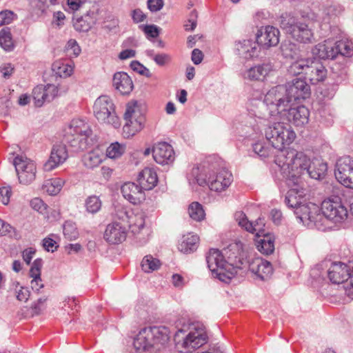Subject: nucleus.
<instances>
[{
    "label": "nucleus",
    "instance_id": "obj_61",
    "mask_svg": "<svg viewBox=\"0 0 353 353\" xmlns=\"http://www.w3.org/2000/svg\"><path fill=\"white\" fill-rule=\"evenodd\" d=\"M196 19L197 14L196 11L193 10L191 12L190 14V18L187 20L185 23L184 24V28L186 31H192L196 27Z\"/></svg>",
    "mask_w": 353,
    "mask_h": 353
},
{
    "label": "nucleus",
    "instance_id": "obj_49",
    "mask_svg": "<svg viewBox=\"0 0 353 353\" xmlns=\"http://www.w3.org/2000/svg\"><path fill=\"white\" fill-rule=\"evenodd\" d=\"M253 151L260 157L266 158L273 154V147H270L263 142L253 144Z\"/></svg>",
    "mask_w": 353,
    "mask_h": 353
},
{
    "label": "nucleus",
    "instance_id": "obj_4",
    "mask_svg": "<svg viewBox=\"0 0 353 353\" xmlns=\"http://www.w3.org/2000/svg\"><path fill=\"white\" fill-rule=\"evenodd\" d=\"M92 132L89 124L83 119H74L65 128L63 141L75 151L83 150L90 144Z\"/></svg>",
    "mask_w": 353,
    "mask_h": 353
},
{
    "label": "nucleus",
    "instance_id": "obj_36",
    "mask_svg": "<svg viewBox=\"0 0 353 353\" xmlns=\"http://www.w3.org/2000/svg\"><path fill=\"white\" fill-rule=\"evenodd\" d=\"M199 240V236L196 234L190 233L183 235L179 244V250L186 254L193 252L197 249Z\"/></svg>",
    "mask_w": 353,
    "mask_h": 353
},
{
    "label": "nucleus",
    "instance_id": "obj_17",
    "mask_svg": "<svg viewBox=\"0 0 353 353\" xmlns=\"http://www.w3.org/2000/svg\"><path fill=\"white\" fill-rule=\"evenodd\" d=\"M321 208L319 205L312 202L304 201L294 211L296 218L304 225H309L312 223H316L318 218L321 216Z\"/></svg>",
    "mask_w": 353,
    "mask_h": 353
},
{
    "label": "nucleus",
    "instance_id": "obj_28",
    "mask_svg": "<svg viewBox=\"0 0 353 353\" xmlns=\"http://www.w3.org/2000/svg\"><path fill=\"white\" fill-rule=\"evenodd\" d=\"M280 32L279 29L274 26H268L265 28L264 32L261 34H257V41L259 44H261L266 48L276 46L279 43Z\"/></svg>",
    "mask_w": 353,
    "mask_h": 353
},
{
    "label": "nucleus",
    "instance_id": "obj_56",
    "mask_svg": "<svg viewBox=\"0 0 353 353\" xmlns=\"http://www.w3.org/2000/svg\"><path fill=\"white\" fill-rule=\"evenodd\" d=\"M63 230L65 237L70 240L75 239L78 236L76 228L71 223H65Z\"/></svg>",
    "mask_w": 353,
    "mask_h": 353
},
{
    "label": "nucleus",
    "instance_id": "obj_39",
    "mask_svg": "<svg viewBox=\"0 0 353 353\" xmlns=\"http://www.w3.org/2000/svg\"><path fill=\"white\" fill-rule=\"evenodd\" d=\"M103 152L99 149H95L85 154L82 161L86 168L92 169L97 167L103 161Z\"/></svg>",
    "mask_w": 353,
    "mask_h": 353
},
{
    "label": "nucleus",
    "instance_id": "obj_60",
    "mask_svg": "<svg viewBox=\"0 0 353 353\" xmlns=\"http://www.w3.org/2000/svg\"><path fill=\"white\" fill-rule=\"evenodd\" d=\"M31 207L39 213H45L47 209V205L39 198H34L30 201Z\"/></svg>",
    "mask_w": 353,
    "mask_h": 353
},
{
    "label": "nucleus",
    "instance_id": "obj_7",
    "mask_svg": "<svg viewBox=\"0 0 353 353\" xmlns=\"http://www.w3.org/2000/svg\"><path fill=\"white\" fill-rule=\"evenodd\" d=\"M184 330L179 329L175 334L174 340L177 349L182 353H189L200 347L207 342V334L203 324L196 323L190 326V332L182 341H179L180 333Z\"/></svg>",
    "mask_w": 353,
    "mask_h": 353
},
{
    "label": "nucleus",
    "instance_id": "obj_15",
    "mask_svg": "<svg viewBox=\"0 0 353 353\" xmlns=\"http://www.w3.org/2000/svg\"><path fill=\"white\" fill-rule=\"evenodd\" d=\"M14 165L21 183L28 185L35 179L36 165L30 159L17 156L14 159Z\"/></svg>",
    "mask_w": 353,
    "mask_h": 353
},
{
    "label": "nucleus",
    "instance_id": "obj_52",
    "mask_svg": "<svg viewBox=\"0 0 353 353\" xmlns=\"http://www.w3.org/2000/svg\"><path fill=\"white\" fill-rule=\"evenodd\" d=\"M17 19V15L12 11L5 10L0 12V26L8 25Z\"/></svg>",
    "mask_w": 353,
    "mask_h": 353
},
{
    "label": "nucleus",
    "instance_id": "obj_27",
    "mask_svg": "<svg viewBox=\"0 0 353 353\" xmlns=\"http://www.w3.org/2000/svg\"><path fill=\"white\" fill-rule=\"evenodd\" d=\"M249 270L261 280H266L273 272L271 263L261 258H256L249 264Z\"/></svg>",
    "mask_w": 353,
    "mask_h": 353
},
{
    "label": "nucleus",
    "instance_id": "obj_54",
    "mask_svg": "<svg viewBox=\"0 0 353 353\" xmlns=\"http://www.w3.org/2000/svg\"><path fill=\"white\" fill-rule=\"evenodd\" d=\"M67 53L71 56L77 57L81 53V48L74 39H70L65 47Z\"/></svg>",
    "mask_w": 353,
    "mask_h": 353
},
{
    "label": "nucleus",
    "instance_id": "obj_30",
    "mask_svg": "<svg viewBox=\"0 0 353 353\" xmlns=\"http://www.w3.org/2000/svg\"><path fill=\"white\" fill-rule=\"evenodd\" d=\"M150 330L145 327L142 329L134 341V348L140 352H152V349L154 347L152 336L149 335Z\"/></svg>",
    "mask_w": 353,
    "mask_h": 353
},
{
    "label": "nucleus",
    "instance_id": "obj_42",
    "mask_svg": "<svg viewBox=\"0 0 353 353\" xmlns=\"http://www.w3.org/2000/svg\"><path fill=\"white\" fill-rule=\"evenodd\" d=\"M0 46L6 52H12L15 48L9 28H4L0 30Z\"/></svg>",
    "mask_w": 353,
    "mask_h": 353
},
{
    "label": "nucleus",
    "instance_id": "obj_11",
    "mask_svg": "<svg viewBox=\"0 0 353 353\" xmlns=\"http://www.w3.org/2000/svg\"><path fill=\"white\" fill-rule=\"evenodd\" d=\"M206 262L212 276L222 282L228 283L232 279L229 276L227 261L223 254L218 249H210L206 254Z\"/></svg>",
    "mask_w": 353,
    "mask_h": 353
},
{
    "label": "nucleus",
    "instance_id": "obj_46",
    "mask_svg": "<svg viewBox=\"0 0 353 353\" xmlns=\"http://www.w3.org/2000/svg\"><path fill=\"white\" fill-rule=\"evenodd\" d=\"M188 214L190 217L196 221H201L205 216L203 206L198 202H193L189 205Z\"/></svg>",
    "mask_w": 353,
    "mask_h": 353
},
{
    "label": "nucleus",
    "instance_id": "obj_41",
    "mask_svg": "<svg viewBox=\"0 0 353 353\" xmlns=\"http://www.w3.org/2000/svg\"><path fill=\"white\" fill-rule=\"evenodd\" d=\"M123 117L124 119H139L141 117H145L141 103L137 101L128 102Z\"/></svg>",
    "mask_w": 353,
    "mask_h": 353
},
{
    "label": "nucleus",
    "instance_id": "obj_62",
    "mask_svg": "<svg viewBox=\"0 0 353 353\" xmlns=\"http://www.w3.org/2000/svg\"><path fill=\"white\" fill-rule=\"evenodd\" d=\"M131 17L133 22L135 23L143 22L147 18V15L139 8L132 10Z\"/></svg>",
    "mask_w": 353,
    "mask_h": 353
},
{
    "label": "nucleus",
    "instance_id": "obj_40",
    "mask_svg": "<svg viewBox=\"0 0 353 353\" xmlns=\"http://www.w3.org/2000/svg\"><path fill=\"white\" fill-rule=\"evenodd\" d=\"M97 20V13L88 12L85 18H80L74 23V28L79 32H88Z\"/></svg>",
    "mask_w": 353,
    "mask_h": 353
},
{
    "label": "nucleus",
    "instance_id": "obj_37",
    "mask_svg": "<svg viewBox=\"0 0 353 353\" xmlns=\"http://www.w3.org/2000/svg\"><path fill=\"white\" fill-rule=\"evenodd\" d=\"M256 245L259 252L266 255L270 254L274 250V237L270 234H264L261 238L259 236Z\"/></svg>",
    "mask_w": 353,
    "mask_h": 353
},
{
    "label": "nucleus",
    "instance_id": "obj_9",
    "mask_svg": "<svg viewBox=\"0 0 353 353\" xmlns=\"http://www.w3.org/2000/svg\"><path fill=\"white\" fill-rule=\"evenodd\" d=\"M263 106L269 110L270 116H276L285 112L290 107V101L283 85H279L270 89L265 95Z\"/></svg>",
    "mask_w": 353,
    "mask_h": 353
},
{
    "label": "nucleus",
    "instance_id": "obj_34",
    "mask_svg": "<svg viewBox=\"0 0 353 353\" xmlns=\"http://www.w3.org/2000/svg\"><path fill=\"white\" fill-rule=\"evenodd\" d=\"M125 125L123 128V133L125 137H130L140 132L144 127L145 122V117H141L139 119H125Z\"/></svg>",
    "mask_w": 353,
    "mask_h": 353
},
{
    "label": "nucleus",
    "instance_id": "obj_63",
    "mask_svg": "<svg viewBox=\"0 0 353 353\" xmlns=\"http://www.w3.org/2000/svg\"><path fill=\"white\" fill-rule=\"evenodd\" d=\"M43 247L48 252H54L57 250L58 245H57V242L55 240L52 239L50 236L46 237L43 240Z\"/></svg>",
    "mask_w": 353,
    "mask_h": 353
},
{
    "label": "nucleus",
    "instance_id": "obj_25",
    "mask_svg": "<svg viewBox=\"0 0 353 353\" xmlns=\"http://www.w3.org/2000/svg\"><path fill=\"white\" fill-rule=\"evenodd\" d=\"M287 111L288 112L284 113L283 115L286 116L288 121L294 125L302 127L308 123L310 112L306 107L300 105L291 108L290 106Z\"/></svg>",
    "mask_w": 353,
    "mask_h": 353
},
{
    "label": "nucleus",
    "instance_id": "obj_5",
    "mask_svg": "<svg viewBox=\"0 0 353 353\" xmlns=\"http://www.w3.org/2000/svg\"><path fill=\"white\" fill-rule=\"evenodd\" d=\"M266 139L272 146L279 150H282L285 145L292 143L296 138V134L292 127L283 122H275L270 124L265 129ZM286 151H281V154H286ZM279 155L277 156L279 157Z\"/></svg>",
    "mask_w": 353,
    "mask_h": 353
},
{
    "label": "nucleus",
    "instance_id": "obj_58",
    "mask_svg": "<svg viewBox=\"0 0 353 353\" xmlns=\"http://www.w3.org/2000/svg\"><path fill=\"white\" fill-rule=\"evenodd\" d=\"M19 284L17 283V288H18V285ZM16 293H17V299L20 301H24L26 302L30 294V292L26 287L20 286L19 288L17 290L16 288Z\"/></svg>",
    "mask_w": 353,
    "mask_h": 353
},
{
    "label": "nucleus",
    "instance_id": "obj_31",
    "mask_svg": "<svg viewBox=\"0 0 353 353\" xmlns=\"http://www.w3.org/2000/svg\"><path fill=\"white\" fill-rule=\"evenodd\" d=\"M137 181L144 191L150 190L158 183L157 174L152 168H145L139 172Z\"/></svg>",
    "mask_w": 353,
    "mask_h": 353
},
{
    "label": "nucleus",
    "instance_id": "obj_2",
    "mask_svg": "<svg viewBox=\"0 0 353 353\" xmlns=\"http://www.w3.org/2000/svg\"><path fill=\"white\" fill-rule=\"evenodd\" d=\"M212 159L210 157L200 167H193L188 179L190 183H196L202 187L208 186L212 191L221 192L231 185L233 176L225 169L215 171L216 164L212 163Z\"/></svg>",
    "mask_w": 353,
    "mask_h": 353
},
{
    "label": "nucleus",
    "instance_id": "obj_45",
    "mask_svg": "<svg viewBox=\"0 0 353 353\" xmlns=\"http://www.w3.org/2000/svg\"><path fill=\"white\" fill-rule=\"evenodd\" d=\"M141 265L145 272L150 273L157 270L161 267V263L158 259L149 254L143 257Z\"/></svg>",
    "mask_w": 353,
    "mask_h": 353
},
{
    "label": "nucleus",
    "instance_id": "obj_16",
    "mask_svg": "<svg viewBox=\"0 0 353 353\" xmlns=\"http://www.w3.org/2000/svg\"><path fill=\"white\" fill-rule=\"evenodd\" d=\"M285 93L290 103L300 99H305L310 95V87L305 79L296 78L288 82L285 86Z\"/></svg>",
    "mask_w": 353,
    "mask_h": 353
},
{
    "label": "nucleus",
    "instance_id": "obj_20",
    "mask_svg": "<svg viewBox=\"0 0 353 353\" xmlns=\"http://www.w3.org/2000/svg\"><path fill=\"white\" fill-rule=\"evenodd\" d=\"M259 51L258 41L243 39L236 41L234 43V52L242 59H250L258 57Z\"/></svg>",
    "mask_w": 353,
    "mask_h": 353
},
{
    "label": "nucleus",
    "instance_id": "obj_26",
    "mask_svg": "<svg viewBox=\"0 0 353 353\" xmlns=\"http://www.w3.org/2000/svg\"><path fill=\"white\" fill-rule=\"evenodd\" d=\"M117 216L126 224V228L129 227L134 234L139 233L145 225V219L141 214H129L127 211L121 210L118 211Z\"/></svg>",
    "mask_w": 353,
    "mask_h": 353
},
{
    "label": "nucleus",
    "instance_id": "obj_59",
    "mask_svg": "<svg viewBox=\"0 0 353 353\" xmlns=\"http://www.w3.org/2000/svg\"><path fill=\"white\" fill-rule=\"evenodd\" d=\"M12 194L11 188L10 186H3L0 188V201L4 205H8Z\"/></svg>",
    "mask_w": 353,
    "mask_h": 353
},
{
    "label": "nucleus",
    "instance_id": "obj_32",
    "mask_svg": "<svg viewBox=\"0 0 353 353\" xmlns=\"http://www.w3.org/2000/svg\"><path fill=\"white\" fill-rule=\"evenodd\" d=\"M270 64H261L248 69L244 74V78L251 81H263L271 71Z\"/></svg>",
    "mask_w": 353,
    "mask_h": 353
},
{
    "label": "nucleus",
    "instance_id": "obj_22",
    "mask_svg": "<svg viewBox=\"0 0 353 353\" xmlns=\"http://www.w3.org/2000/svg\"><path fill=\"white\" fill-rule=\"evenodd\" d=\"M65 144H57L53 146L49 159L43 165L46 171L52 170L67 159L68 155Z\"/></svg>",
    "mask_w": 353,
    "mask_h": 353
},
{
    "label": "nucleus",
    "instance_id": "obj_29",
    "mask_svg": "<svg viewBox=\"0 0 353 353\" xmlns=\"http://www.w3.org/2000/svg\"><path fill=\"white\" fill-rule=\"evenodd\" d=\"M113 86L121 94H130L133 89V83L127 73L123 72H116L112 79Z\"/></svg>",
    "mask_w": 353,
    "mask_h": 353
},
{
    "label": "nucleus",
    "instance_id": "obj_50",
    "mask_svg": "<svg viewBox=\"0 0 353 353\" xmlns=\"http://www.w3.org/2000/svg\"><path fill=\"white\" fill-rule=\"evenodd\" d=\"M85 208L88 212L97 213L101 208V201L99 197L95 195L89 196L85 200Z\"/></svg>",
    "mask_w": 353,
    "mask_h": 353
},
{
    "label": "nucleus",
    "instance_id": "obj_6",
    "mask_svg": "<svg viewBox=\"0 0 353 353\" xmlns=\"http://www.w3.org/2000/svg\"><path fill=\"white\" fill-rule=\"evenodd\" d=\"M281 174L290 188L285 196V203L289 208H293L294 211L296 208H298L308 199L309 190L299 175L290 173L289 175L285 173H281Z\"/></svg>",
    "mask_w": 353,
    "mask_h": 353
},
{
    "label": "nucleus",
    "instance_id": "obj_48",
    "mask_svg": "<svg viewBox=\"0 0 353 353\" xmlns=\"http://www.w3.org/2000/svg\"><path fill=\"white\" fill-rule=\"evenodd\" d=\"M342 9L341 7L336 3H332L330 5H326L323 7L322 13L324 15L323 16V21L325 23H329L330 20L336 16H337L339 14L341 13Z\"/></svg>",
    "mask_w": 353,
    "mask_h": 353
},
{
    "label": "nucleus",
    "instance_id": "obj_35",
    "mask_svg": "<svg viewBox=\"0 0 353 353\" xmlns=\"http://www.w3.org/2000/svg\"><path fill=\"white\" fill-rule=\"evenodd\" d=\"M312 53L321 59H334V45L330 41L318 43L313 48Z\"/></svg>",
    "mask_w": 353,
    "mask_h": 353
},
{
    "label": "nucleus",
    "instance_id": "obj_14",
    "mask_svg": "<svg viewBox=\"0 0 353 353\" xmlns=\"http://www.w3.org/2000/svg\"><path fill=\"white\" fill-rule=\"evenodd\" d=\"M321 211L327 219L340 223L347 216V210L338 198L329 199L322 202Z\"/></svg>",
    "mask_w": 353,
    "mask_h": 353
},
{
    "label": "nucleus",
    "instance_id": "obj_38",
    "mask_svg": "<svg viewBox=\"0 0 353 353\" xmlns=\"http://www.w3.org/2000/svg\"><path fill=\"white\" fill-rule=\"evenodd\" d=\"M311 60L312 59H310L304 58H299L294 60L289 65L288 68V72L292 76H296L299 74H303L305 76Z\"/></svg>",
    "mask_w": 353,
    "mask_h": 353
},
{
    "label": "nucleus",
    "instance_id": "obj_12",
    "mask_svg": "<svg viewBox=\"0 0 353 353\" xmlns=\"http://www.w3.org/2000/svg\"><path fill=\"white\" fill-rule=\"evenodd\" d=\"M243 243L241 241L231 243L223 250V255L226 259L228 275L233 278L237 270L241 268L243 264Z\"/></svg>",
    "mask_w": 353,
    "mask_h": 353
},
{
    "label": "nucleus",
    "instance_id": "obj_1",
    "mask_svg": "<svg viewBox=\"0 0 353 353\" xmlns=\"http://www.w3.org/2000/svg\"><path fill=\"white\" fill-rule=\"evenodd\" d=\"M281 173L299 175L302 179L304 174L314 179H321L325 175L327 166L319 160L311 161L302 152L289 150L275 159Z\"/></svg>",
    "mask_w": 353,
    "mask_h": 353
},
{
    "label": "nucleus",
    "instance_id": "obj_24",
    "mask_svg": "<svg viewBox=\"0 0 353 353\" xmlns=\"http://www.w3.org/2000/svg\"><path fill=\"white\" fill-rule=\"evenodd\" d=\"M327 71L319 60H311L305 74L304 79L308 80L312 84H317L323 81L327 77Z\"/></svg>",
    "mask_w": 353,
    "mask_h": 353
},
{
    "label": "nucleus",
    "instance_id": "obj_3",
    "mask_svg": "<svg viewBox=\"0 0 353 353\" xmlns=\"http://www.w3.org/2000/svg\"><path fill=\"white\" fill-rule=\"evenodd\" d=\"M279 23L281 28L296 41L308 43L314 40L312 23L303 15L296 17L285 12L280 16Z\"/></svg>",
    "mask_w": 353,
    "mask_h": 353
},
{
    "label": "nucleus",
    "instance_id": "obj_18",
    "mask_svg": "<svg viewBox=\"0 0 353 353\" xmlns=\"http://www.w3.org/2000/svg\"><path fill=\"white\" fill-rule=\"evenodd\" d=\"M127 232L126 224L123 220L114 221L106 226L103 237L110 244H119L125 240Z\"/></svg>",
    "mask_w": 353,
    "mask_h": 353
},
{
    "label": "nucleus",
    "instance_id": "obj_51",
    "mask_svg": "<svg viewBox=\"0 0 353 353\" xmlns=\"http://www.w3.org/2000/svg\"><path fill=\"white\" fill-rule=\"evenodd\" d=\"M52 67L53 70L61 77L70 76L73 72V68L71 65L63 63H54Z\"/></svg>",
    "mask_w": 353,
    "mask_h": 353
},
{
    "label": "nucleus",
    "instance_id": "obj_8",
    "mask_svg": "<svg viewBox=\"0 0 353 353\" xmlns=\"http://www.w3.org/2000/svg\"><path fill=\"white\" fill-rule=\"evenodd\" d=\"M93 112L99 122L118 128L121 126L112 99L107 95L99 97L94 101Z\"/></svg>",
    "mask_w": 353,
    "mask_h": 353
},
{
    "label": "nucleus",
    "instance_id": "obj_19",
    "mask_svg": "<svg viewBox=\"0 0 353 353\" xmlns=\"http://www.w3.org/2000/svg\"><path fill=\"white\" fill-rule=\"evenodd\" d=\"M58 88L53 84L36 86L32 91V97L37 107L52 101L58 94Z\"/></svg>",
    "mask_w": 353,
    "mask_h": 353
},
{
    "label": "nucleus",
    "instance_id": "obj_55",
    "mask_svg": "<svg viewBox=\"0 0 353 353\" xmlns=\"http://www.w3.org/2000/svg\"><path fill=\"white\" fill-rule=\"evenodd\" d=\"M43 265V261L41 259L39 258L34 261L31 268L30 270V276L32 278H39L41 276V269Z\"/></svg>",
    "mask_w": 353,
    "mask_h": 353
},
{
    "label": "nucleus",
    "instance_id": "obj_44",
    "mask_svg": "<svg viewBox=\"0 0 353 353\" xmlns=\"http://www.w3.org/2000/svg\"><path fill=\"white\" fill-rule=\"evenodd\" d=\"M64 183L65 181L61 178L51 179L44 183L43 189L50 195H56L61 191Z\"/></svg>",
    "mask_w": 353,
    "mask_h": 353
},
{
    "label": "nucleus",
    "instance_id": "obj_23",
    "mask_svg": "<svg viewBox=\"0 0 353 353\" xmlns=\"http://www.w3.org/2000/svg\"><path fill=\"white\" fill-rule=\"evenodd\" d=\"M123 197L130 203L136 205L145 199V193L139 184L134 182L125 183L121 188Z\"/></svg>",
    "mask_w": 353,
    "mask_h": 353
},
{
    "label": "nucleus",
    "instance_id": "obj_10",
    "mask_svg": "<svg viewBox=\"0 0 353 353\" xmlns=\"http://www.w3.org/2000/svg\"><path fill=\"white\" fill-rule=\"evenodd\" d=\"M330 281L334 284H340L350 279V287H347L346 294L353 299V265L342 262L332 263L327 271Z\"/></svg>",
    "mask_w": 353,
    "mask_h": 353
},
{
    "label": "nucleus",
    "instance_id": "obj_53",
    "mask_svg": "<svg viewBox=\"0 0 353 353\" xmlns=\"http://www.w3.org/2000/svg\"><path fill=\"white\" fill-rule=\"evenodd\" d=\"M103 28L109 32L117 33L119 31V20L117 17H112L105 21Z\"/></svg>",
    "mask_w": 353,
    "mask_h": 353
},
{
    "label": "nucleus",
    "instance_id": "obj_47",
    "mask_svg": "<svg viewBox=\"0 0 353 353\" xmlns=\"http://www.w3.org/2000/svg\"><path fill=\"white\" fill-rule=\"evenodd\" d=\"M125 151V145L118 142L111 143L106 150V156L110 159L121 157Z\"/></svg>",
    "mask_w": 353,
    "mask_h": 353
},
{
    "label": "nucleus",
    "instance_id": "obj_33",
    "mask_svg": "<svg viewBox=\"0 0 353 353\" xmlns=\"http://www.w3.org/2000/svg\"><path fill=\"white\" fill-rule=\"evenodd\" d=\"M150 332L149 335L152 336L154 345L157 350H159V345H164L169 341L168 329L165 327H149Z\"/></svg>",
    "mask_w": 353,
    "mask_h": 353
},
{
    "label": "nucleus",
    "instance_id": "obj_13",
    "mask_svg": "<svg viewBox=\"0 0 353 353\" xmlns=\"http://www.w3.org/2000/svg\"><path fill=\"white\" fill-rule=\"evenodd\" d=\"M334 175L341 184L353 189V159L349 156L339 158L336 163Z\"/></svg>",
    "mask_w": 353,
    "mask_h": 353
},
{
    "label": "nucleus",
    "instance_id": "obj_43",
    "mask_svg": "<svg viewBox=\"0 0 353 353\" xmlns=\"http://www.w3.org/2000/svg\"><path fill=\"white\" fill-rule=\"evenodd\" d=\"M333 45L334 58L339 54L345 57H350L353 54V44L349 41H338Z\"/></svg>",
    "mask_w": 353,
    "mask_h": 353
},
{
    "label": "nucleus",
    "instance_id": "obj_64",
    "mask_svg": "<svg viewBox=\"0 0 353 353\" xmlns=\"http://www.w3.org/2000/svg\"><path fill=\"white\" fill-rule=\"evenodd\" d=\"M153 60L159 66H163L171 61V57L165 53L157 54L153 57Z\"/></svg>",
    "mask_w": 353,
    "mask_h": 353
},
{
    "label": "nucleus",
    "instance_id": "obj_21",
    "mask_svg": "<svg viewBox=\"0 0 353 353\" xmlns=\"http://www.w3.org/2000/svg\"><path fill=\"white\" fill-rule=\"evenodd\" d=\"M154 161L161 165L169 164L174 160V152L171 145L166 142H159L152 148Z\"/></svg>",
    "mask_w": 353,
    "mask_h": 353
},
{
    "label": "nucleus",
    "instance_id": "obj_57",
    "mask_svg": "<svg viewBox=\"0 0 353 353\" xmlns=\"http://www.w3.org/2000/svg\"><path fill=\"white\" fill-rule=\"evenodd\" d=\"M47 301L46 296H43L37 299V301L34 302L31 306V310L34 314H40L46 307V302Z\"/></svg>",
    "mask_w": 353,
    "mask_h": 353
}]
</instances>
